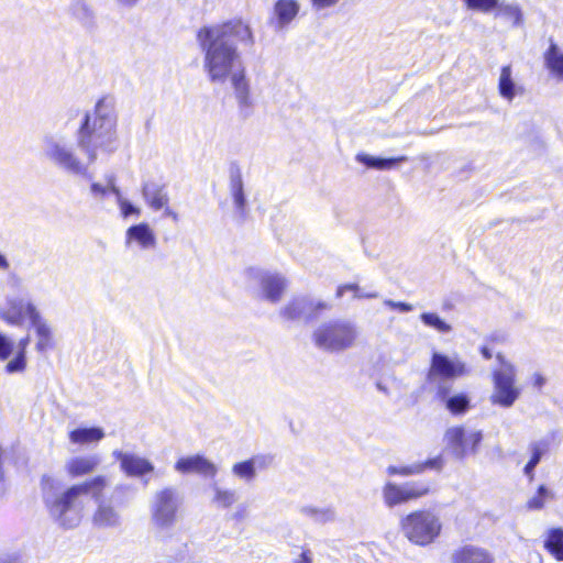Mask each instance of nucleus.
I'll use <instances>...</instances> for the list:
<instances>
[{
    "instance_id": "obj_1",
    "label": "nucleus",
    "mask_w": 563,
    "mask_h": 563,
    "mask_svg": "<svg viewBox=\"0 0 563 563\" xmlns=\"http://www.w3.org/2000/svg\"><path fill=\"white\" fill-rule=\"evenodd\" d=\"M76 148L62 135L43 139L45 157L63 172L86 176L89 166L99 157H108L118 150L117 114L111 99L101 98L93 111L86 112L76 133Z\"/></svg>"
},
{
    "instance_id": "obj_2",
    "label": "nucleus",
    "mask_w": 563,
    "mask_h": 563,
    "mask_svg": "<svg viewBox=\"0 0 563 563\" xmlns=\"http://www.w3.org/2000/svg\"><path fill=\"white\" fill-rule=\"evenodd\" d=\"M197 40L205 53L203 67L211 82L231 80L239 115L247 120L254 113V100L245 68L238 52V44H253L249 25L241 20L203 26L197 33Z\"/></svg>"
},
{
    "instance_id": "obj_3",
    "label": "nucleus",
    "mask_w": 563,
    "mask_h": 563,
    "mask_svg": "<svg viewBox=\"0 0 563 563\" xmlns=\"http://www.w3.org/2000/svg\"><path fill=\"white\" fill-rule=\"evenodd\" d=\"M106 486L107 478L101 475L67 488L52 476L44 475L41 478L44 507L54 523L65 530L80 525L85 510L84 497L91 495L98 501Z\"/></svg>"
},
{
    "instance_id": "obj_4",
    "label": "nucleus",
    "mask_w": 563,
    "mask_h": 563,
    "mask_svg": "<svg viewBox=\"0 0 563 563\" xmlns=\"http://www.w3.org/2000/svg\"><path fill=\"white\" fill-rule=\"evenodd\" d=\"M360 331L349 319H330L321 322L312 332V342L321 351L341 353L352 349Z\"/></svg>"
},
{
    "instance_id": "obj_5",
    "label": "nucleus",
    "mask_w": 563,
    "mask_h": 563,
    "mask_svg": "<svg viewBox=\"0 0 563 563\" xmlns=\"http://www.w3.org/2000/svg\"><path fill=\"white\" fill-rule=\"evenodd\" d=\"M402 534L413 544L428 547L441 534L442 522L431 509L415 510L400 520Z\"/></svg>"
},
{
    "instance_id": "obj_6",
    "label": "nucleus",
    "mask_w": 563,
    "mask_h": 563,
    "mask_svg": "<svg viewBox=\"0 0 563 563\" xmlns=\"http://www.w3.org/2000/svg\"><path fill=\"white\" fill-rule=\"evenodd\" d=\"M496 358L500 368L493 372V393L489 400L493 405L510 408L521 395V389L516 385L517 371L503 354L498 353Z\"/></svg>"
},
{
    "instance_id": "obj_7",
    "label": "nucleus",
    "mask_w": 563,
    "mask_h": 563,
    "mask_svg": "<svg viewBox=\"0 0 563 563\" xmlns=\"http://www.w3.org/2000/svg\"><path fill=\"white\" fill-rule=\"evenodd\" d=\"M183 499L174 487H165L157 490L150 504L151 521L153 526L166 531L172 529L177 520Z\"/></svg>"
},
{
    "instance_id": "obj_8",
    "label": "nucleus",
    "mask_w": 563,
    "mask_h": 563,
    "mask_svg": "<svg viewBox=\"0 0 563 563\" xmlns=\"http://www.w3.org/2000/svg\"><path fill=\"white\" fill-rule=\"evenodd\" d=\"M429 490V485L423 482H407L401 485L387 482L382 488V497L385 506L391 509L398 505L423 497Z\"/></svg>"
},
{
    "instance_id": "obj_9",
    "label": "nucleus",
    "mask_w": 563,
    "mask_h": 563,
    "mask_svg": "<svg viewBox=\"0 0 563 563\" xmlns=\"http://www.w3.org/2000/svg\"><path fill=\"white\" fill-rule=\"evenodd\" d=\"M331 306L321 300L307 296L294 297L280 310V316L287 321H309L317 318L320 311L329 310Z\"/></svg>"
},
{
    "instance_id": "obj_10",
    "label": "nucleus",
    "mask_w": 563,
    "mask_h": 563,
    "mask_svg": "<svg viewBox=\"0 0 563 563\" xmlns=\"http://www.w3.org/2000/svg\"><path fill=\"white\" fill-rule=\"evenodd\" d=\"M448 446L457 460H463L468 453L475 454L483 440L482 431L466 433L463 427L449 428L444 434Z\"/></svg>"
},
{
    "instance_id": "obj_11",
    "label": "nucleus",
    "mask_w": 563,
    "mask_h": 563,
    "mask_svg": "<svg viewBox=\"0 0 563 563\" xmlns=\"http://www.w3.org/2000/svg\"><path fill=\"white\" fill-rule=\"evenodd\" d=\"M38 313L32 301L21 297L8 298L5 305L0 307V319L11 325H21L26 316L31 322Z\"/></svg>"
},
{
    "instance_id": "obj_12",
    "label": "nucleus",
    "mask_w": 563,
    "mask_h": 563,
    "mask_svg": "<svg viewBox=\"0 0 563 563\" xmlns=\"http://www.w3.org/2000/svg\"><path fill=\"white\" fill-rule=\"evenodd\" d=\"M466 373L465 364L459 360L434 352L431 357V365L428 373V380L433 383L437 377L455 378Z\"/></svg>"
},
{
    "instance_id": "obj_13",
    "label": "nucleus",
    "mask_w": 563,
    "mask_h": 563,
    "mask_svg": "<svg viewBox=\"0 0 563 563\" xmlns=\"http://www.w3.org/2000/svg\"><path fill=\"white\" fill-rule=\"evenodd\" d=\"M452 385L445 380L437 383L435 398L453 416H463L471 408V398L466 393L451 394Z\"/></svg>"
},
{
    "instance_id": "obj_14",
    "label": "nucleus",
    "mask_w": 563,
    "mask_h": 563,
    "mask_svg": "<svg viewBox=\"0 0 563 563\" xmlns=\"http://www.w3.org/2000/svg\"><path fill=\"white\" fill-rule=\"evenodd\" d=\"M467 8L489 12L498 9V14L505 19L511 20L514 26H520L523 23V14L520 7L516 3H499V0H463Z\"/></svg>"
},
{
    "instance_id": "obj_15",
    "label": "nucleus",
    "mask_w": 563,
    "mask_h": 563,
    "mask_svg": "<svg viewBox=\"0 0 563 563\" xmlns=\"http://www.w3.org/2000/svg\"><path fill=\"white\" fill-rule=\"evenodd\" d=\"M229 192L238 217L245 220L247 216V200L244 190L242 169L239 164L232 163L229 167Z\"/></svg>"
},
{
    "instance_id": "obj_16",
    "label": "nucleus",
    "mask_w": 563,
    "mask_h": 563,
    "mask_svg": "<svg viewBox=\"0 0 563 563\" xmlns=\"http://www.w3.org/2000/svg\"><path fill=\"white\" fill-rule=\"evenodd\" d=\"M113 456L120 462L121 470L128 476L142 477L154 471V465L150 460L134 453L115 450Z\"/></svg>"
},
{
    "instance_id": "obj_17",
    "label": "nucleus",
    "mask_w": 563,
    "mask_h": 563,
    "mask_svg": "<svg viewBox=\"0 0 563 563\" xmlns=\"http://www.w3.org/2000/svg\"><path fill=\"white\" fill-rule=\"evenodd\" d=\"M175 470L183 474L197 473L210 478L218 473V466L199 454L179 459L175 464Z\"/></svg>"
},
{
    "instance_id": "obj_18",
    "label": "nucleus",
    "mask_w": 563,
    "mask_h": 563,
    "mask_svg": "<svg viewBox=\"0 0 563 563\" xmlns=\"http://www.w3.org/2000/svg\"><path fill=\"white\" fill-rule=\"evenodd\" d=\"M142 197L145 203L154 211L162 210L169 203L167 185L154 179L143 181Z\"/></svg>"
},
{
    "instance_id": "obj_19",
    "label": "nucleus",
    "mask_w": 563,
    "mask_h": 563,
    "mask_svg": "<svg viewBox=\"0 0 563 563\" xmlns=\"http://www.w3.org/2000/svg\"><path fill=\"white\" fill-rule=\"evenodd\" d=\"M258 280L263 297L272 303H276L280 300L288 286L287 279L277 273H258Z\"/></svg>"
},
{
    "instance_id": "obj_20",
    "label": "nucleus",
    "mask_w": 563,
    "mask_h": 563,
    "mask_svg": "<svg viewBox=\"0 0 563 563\" xmlns=\"http://www.w3.org/2000/svg\"><path fill=\"white\" fill-rule=\"evenodd\" d=\"M67 15L88 32L97 25L96 13L87 0H71L67 7Z\"/></svg>"
},
{
    "instance_id": "obj_21",
    "label": "nucleus",
    "mask_w": 563,
    "mask_h": 563,
    "mask_svg": "<svg viewBox=\"0 0 563 563\" xmlns=\"http://www.w3.org/2000/svg\"><path fill=\"white\" fill-rule=\"evenodd\" d=\"M451 563H494V556L484 548L465 544L452 552Z\"/></svg>"
},
{
    "instance_id": "obj_22",
    "label": "nucleus",
    "mask_w": 563,
    "mask_h": 563,
    "mask_svg": "<svg viewBox=\"0 0 563 563\" xmlns=\"http://www.w3.org/2000/svg\"><path fill=\"white\" fill-rule=\"evenodd\" d=\"M136 242L141 249L148 250L156 246V236L150 225L145 222L131 225L125 233V244Z\"/></svg>"
},
{
    "instance_id": "obj_23",
    "label": "nucleus",
    "mask_w": 563,
    "mask_h": 563,
    "mask_svg": "<svg viewBox=\"0 0 563 563\" xmlns=\"http://www.w3.org/2000/svg\"><path fill=\"white\" fill-rule=\"evenodd\" d=\"M92 523L99 529H115L121 526V516L111 504L101 501L92 516Z\"/></svg>"
},
{
    "instance_id": "obj_24",
    "label": "nucleus",
    "mask_w": 563,
    "mask_h": 563,
    "mask_svg": "<svg viewBox=\"0 0 563 563\" xmlns=\"http://www.w3.org/2000/svg\"><path fill=\"white\" fill-rule=\"evenodd\" d=\"M100 462L101 459L97 454L76 456L66 463L65 468L71 477H79L92 473Z\"/></svg>"
},
{
    "instance_id": "obj_25",
    "label": "nucleus",
    "mask_w": 563,
    "mask_h": 563,
    "mask_svg": "<svg viewBox=\"0 0 563 563\" xmlns=\"http://www.w3.org/2000/svg\"><path fill=\"white\" fill-rule=\"evenodd\" d=\"M298 12L299 3L296 0H278L274 5L275 27L284 29L296 18Z\"/></svg>"
},
{
    "instance_id": "obj_26",
    "label": "nucleus",
    "mask_w": 563,
    "mask_h": 563,
    "mask_svg": "<svg viewBox=\"0 0 563 563\" xmlns=\"http://www.w3.org/2000/svg\"><path fill=\"white\" fill-rule=\"evenodd\" d=\"M31 325L34 328L37 341L35 343V350L44 354L53 347V333L48 323L41 317L35 314L31 321Z\"/></svg>"
},
{
    "instance_id": "obj_27",
    "label": "nucleus",
    "mask_w": 563,
    "mask_h": 563,
    "mask_svg": "<svg viewBox=\"0 0 563 563\" xmlns=\"http://www.w3.org/2000/svg\"><path fill=\"white\" fill-rule=\"evenodd\" d=\"M442 467L441 457L430 459L426 462H418L411 465L406 466H395L390 465L387 467L386 472L388 475H399V476H411L423 473L427 468H435L440 470Z\"/></svg>"
},
{
    "instance_id": "obj_28",
    "label": "nucleus",
    "mask_w": 563,
    "mask_h": 563,
    "mask_svg": "<svg viewBox=\"0 0 563 563\" xmlns=\"http://www.w3.org/2000/svg\"><path fill=\"white\" fill-rule=\"evenodd\" d=\"M549 42L543 55L544 65L559 80H563V52L552 38Z\"/></svg>"
},
{
    "instance_id": "obj_29",
    "label": "nucleus",
    "mask_w": 563,
    "mask_h": 563,
    "mask_svg": "<svg viewBox=\"0 0 563 563\" xmlns=\"http://www.w3.org/2000/svg\"><path fill=\"white\" fill-rule=\"evenodd\" d=\"M213 493L211 504L220 509H228L232 507L239 499L236 490L231 488L221 487L217 482L210 485Z\"/></svg>"
},
{
    "instance_id": "obj_30",
    "label": "nucleus",
    "mask_w": 563,
    "mask_h": 563,
    "mask_svg": "<svg viewBox=\"0 0 563 563\" xmlns=\"http://www.w3.org/2000/svg\"><path fill=\"white\" fill-rule=\"evenodd\" d=\"M356 161L363 165H365L367 168L384 170V169H391L394 168L398 163L406 162V156H399V157H390V158H384V157H377L372 156L365 153H360L356 155Z\"/></svg>"
},
{
    "instance_id": "obj_31",
    "label": "nucleus",
    "mask_w": 563,
    "mask_h": 563,
    "mask_svg": "<svg viewBox=\"0 0 563 563\" xmlns=\"http://www.w3.org/2000/svg\"><path fill=\"white\" fill-rule=\"evenodd\" d=\"M498 90L500 96L508 101H511L517 93V85L512 79V69L510 65L504 66L500 70Z\"/></svg>"
},
{
    "instance_id": "obj_32",
    "label": "nucleus",
    "mask_w": 563,
    "mask_h": 563,
    "mask_svg": "<svg viewBox=\"0 0 563 563\" xmlns=\"http://www.w3.org/2000/svg\"><path fill=\"white\" fill-rule=\"evenodd\" d=\"M545 550L558 561H563V529L552 528L544 540Z\"/></svg>"
},
{
    "instance_id": "obj_33",
    "label": "nucleus",
    "mask_w": 563,
    "mask_h": 563,
    "mask_svg": "<svg viewBox=\"0 0 563 563\" xmlns=\"http://www.w3.org/2000/svg\"><path fill=\"white\" fill-rule=\"evenodd\" d=\"M104 437V432L101 428H78L69 433V439L73 443H90L98 442Z\"/></svg>"
},
{
    "instance_id": "obj_34",
    "label": "nucleus",
    "mask_w": 563,
    "mask_h": 563,
    "mask_svg": "<svg viewBox=\"0 0 563 563\" xmlns=\"http://www.w3.org/2000/svg\"><path fill=\"white\" fill-rule=\"evenodd\" d=\"M300 514L317 523L332 522L336 519V512L331 507L317 508L313 506H303L300 508Z\"/></svg>"
},
{
    "instance_id": "obj_35",
    "label": "nucleus",
    "mask_w": 563,
    "mask_h": 563,
    "mask_svg": "<svg viewBox=\"0 0 563 563\" xmlns=\"http://www.w3.org/2000/svg\"><path fill=\"white\" fill-rule=\"evenodd\" d=\"M420 319L424 325L433 328L440 333H449L452 330V327L435 312H423Z\"/></svg>"
},
{
    "instance_id": "obj_36",
    "label": "nucleus",
    "mask_w": 563,
    "mask_h": 563,
    "mask_svg": "<svg viewBox=\"0 0 563 563\" xmlns=\"http://www.w3.org/2000/svg\"><path fill=\"white\" fill-rule=\"evenodd\" d=\"M232 474L245 483H252L256 478V473L249 460L233 464Z\"/></svg>"
},
{
    "instance_id": "obj_37",
    "label": "nucleus",
    "mask_w": 563,
    "mask_h": 563,
    "mask_svg": "<svg viewBox=\"0 0 563 563\" xmlns=\"http://www.w3.org/2000/svg\"><path fill=\"white\" fill-rule=\"evenodd\" d=\"M531 457L529 461L536 463L537 465L540 463L542 456L548 453L550 449V439L543 438L537 441H532L528 446Z\"/></svg>"
},
{
    "instance_id": "obj_38",
    "label": "nucleus",
    "mask_w": 563,
    "mask_h": 563,
    "mask_svg": "<svg viewBox=\"0 0 563 563\" xmlns=\"http://www.w3.org/2000/svg\"><path fill=\"white\" fill-rule=\"evenodd\" d=\"M249 461L256 473L257 471H265L269 468L274 462V456L271 454H257L253 455Z\"/></svg>"
},
{
    "instance_id": "obj_39",
    "label": "nucleus",
    "mask_w": 563,
    "mask_h": 563,
    "mask_svg": "<svg viewBox=\"0 0 563 563\" xmlns=\"http://www.w3.org/2000/svg\"><path fill=\"white\" fill-rule=\"evenodd\" d=\"M26 368V356L22 353H16L15 356L5 365V373L15 374L22 373Z\"/></svg>"
},
{
    "instance_id": "obj_40",
    "label": "nucleus",
    "mask_w": 563,
    "mask_h": 563,
    "mask_svg": "<svg viewBox=\"0 0 563 563\" xmlns=\"http://www.w3.org/2000/svg\"><path fill=\"white\" fill-rule=\"evenodd\" d=\"M550 496V490L544 486H539L537 494L529 499L528 507L530 509H541L544 506L545 499Z\"/></svg>"
},
{
    "instance_id": "obj_41",
    "label": "nucleus",
    "mask_w": 563,
    "mask_h": 563,
    "mask_svg": "<svg viewBox=\"0 0 563 563\" xmlns=\"http://www.w3.org/2000/svg\"><path fill=\"white\" fill-rule=\"evenodd\" d=\"M90 195L97 201H102L109 195V176H107V184L92 183L90 185Z\"/></svg>"
},
{
    "instance_id": "obj_42",
    "label": "nucleus",
    "mask_w": 563,
    "mask_h": 563,
    "mask_svg": "<svg viewBox=\"0 0 563 563\" xmlns=\"http://www.w3.org/2000/svg\"><path fill=\"white\" fill-rule=\"evenodd\" d=\"M13 352V343L11 340L0 332V360L5 361Z\"/></svg>"
},
{
    "instance_id": "obj_43",
    "label": "nucleus",
    "mask_w": 563,
    "mask_h": 563,
    "mask_svg": "<svg viewBox=\"0 0 563 563\" xmlns=\"http://www.w3.org/2000/svg\"><path fill=\"white\" fill-rule=\"evenodd\" d=\"M121 216L128 219L131 216L139 217L141 214L140 208L132 205L129 200H123L119 203Z\"/></svg>"
},
{
    "instance_id": "obj_44",
    "label": "nucleus",
    "mask_w": 563,
    "mask_h": 563,
    "mask_svg": "<svg viewBox=\"0 0 563 563\" xmlns=\"http://www.w3.org/2000/svg\"><path fill=\"white\" fill-rule=\"evenodd\" d=\"M384 305L390 309L398 310L404 313L413 310L412 305L402 301H394L391 299H385Z\"/></svg>"
},
{
    "instance_id": "obj_45",
    "label": "nucleus",
    "mask_w": 563,
    "mask_h": 563,
    "mask_svg": "<svg viewBox=\"0 0 563 563\" xmlns=\"http://www.w3.org/2000/svg\"><path fill=\"white\" fill-rule=\"evenodd\" d=\"M109 194H112L114 195L115 197V200L118 202V205L125 200L123 197H122V194H121V190L120 188L117 186L115 184V176L114 175H110L109 176Z\"/></svg>"
},
{
    "instance_id": "obj_46",
    "label": "nucleus",
    "mask_w": 563,
    "mask_h": 563,
    "mask_svg": "<svg viewBox=\"0 0 563 563\" xmlns=\"http://www.w3.org/2000/svg\"><path fill=\"white\" fill-rule=\"evenodd\" d=\"M360 287L357 284H345L341 285L336 289V297L342 298L346 291H352L353 296L357 294Z\"/></svg>"
},
{
    "instance_id": "obj_47",
    "label": "nucleus",
    "mask_w": 563,
    "mask_h": 563,
    "mask_svg": "<svg viewBox=\"0 0 563 563\" xmlns=\"http://www.w3.org/2000/svg\"><path fill=\"white\" fill-rule=\"evenodd\" d=\"M291 563H313V554L311 550L303 549L297 559H295Z\"/></svg>"
},
{
    "instance_id": "obj_48",
    "label": "nucleus",
    "mask_w": 563,
    "mask_h": 563,
    "mask_svg": "<svg viewBox=\"0 0 563 563\" xmlns=\"http://www.w3.org/2000/svg\"><path fill=\"white\" fill-rule=\"evenodd\" d=\"M249 517V510L245 505H240L232 515V519L235 521H243Z\"/></svg>"
},
{
    "instance_id": "obj_49",
    "label": "nucleus",
    "mask_w": 563,
    "mask_h": 563,
    "mask_svg": "<svg viewBox=\"0 0 563 563\" xmlns=\"http://www.w3.org/2000/svg\"><path fill=\"white\" fill-rule=\"evenodd\" d=\"M317 10L325 9L338 3L339 0H311Z\"/></svg>"
},
{
    "instance_id": "obj_50",
    "label": "nucleus",
    "mask_w": 563,
    "mask_h": 563,
    "mask_svg": "<svg viewBox=\"0 0 563 563\" xmlns=\"http://www.w3.org/2000/svg\"><path fill=\"white\" fill-rule=\"evenodd\" d=\"M30 341H31L30 335H26V336L22 338L18 342L16 353H22V355L26 356V350H27V346L30 344Z\"/></svg>"
},
{
    "instance_id": "obj_51",
    "label": "nucleus",
    "mask_w": 563,
    "mask_h": 563,
    "mask_svg": "<svg viewBox=\"0 0 563 563\" xmlns=\"http://www.w3.org/2000/svg\"><path fill=\"white\" fill-rule=\"evenodd\" d=\"M0 563H22V560L18 554H4L0 558Z\"/></svg>"
},
{
    "instance_id": "obj_52",
    "label": "nucleus",
    "mask_w": 563,
    "mask_h": 563,
    "mask_svg": "<svg viewBox=\"0 0 563 563\" xmlns=\"http://www.w3.org/2000/svg\"><path fill=\"white\" fill-rule=\"evenodd\" d=\"M547 383V379L540 373H536L532 377V384L537 389H541Z\"/></svg>"
},
{
    "instance_id": "obj_53",
    "label": "nucleus",
    "mask_w": 563,
    "mask_h": 563,
    "mask_svg": "<svg viewBox=\"0 0 563 563\" xmlns=\"http://www.w3.org/2000/svg\"><path fill=\"white\" fill-rule=\"evenodd\" d=\"M538 465L536 463H532L531 461H528L526 466L523 467V473L527 477H529L530 481L534 477V470Z\"/></svg>"
},
{
    "instance_id": "obj_54",
    "label": "nucleus",
    "mask_w": 563,
    "mask_h": 563,
    "mask_svg": "<svg viewBox=\"0 0 563 563\" xmlns=\"http://www.w3.org/2000/svg\"><path fill=\"white\" fill-rule=\"evenodd\" d=\"M377 297H378V294L376 291H364L361 288L357 291V294L354 295V298H356V299H362V298L371 299V298H377Z\"/></svg>"
},
{
    "instance_id": "obj_55",
    "label": "nucleus",
    "mask_w": 563,
    "mask_h": 563,
    "mask_svg": "<svg viewBox=\"0 0 563 563\" xmlns=\"http://www.w3.org/2000/svg\"><path fill=\"white\" fill-rule=\"evenodd\" d=\"M10 268V263L4 254L0 252V271L7 272Z\"/></svg>"
},
{
    "instance_id": "obj_56",
    "label": "nucleus",
    "mask_w": 563,
    "mask_h": 563,
    "mask_svg": "<svg viewBox=\"0 0 563 563\" xmlns=\"http://www.w3.org/2000/svg\"><path fill=\"white\" fill-rule=\"evenodd\" d=\"M164 209V216L165 217H168V218H172L174 221H178V214L168 207V205L166 207L163 208Z\"/></svg>"
},
{
    "instance_id": "obj_57",
    "label": "nucleus",
    "mask_w": 563,
    "mask_h": 563,
    "mask_svg": "<svg viewBox=\"0 0 563 563\" xmlns=\"http://www.w3.org/2000/svg\"><path fill=\"white\" fill-rule=\"evenodd\" d=\"M481 353L484 356V358H486V360H490L492 356H493L492 351L488 347H486V346H483L481 349Z\"/></svg>"
},
{
    "instance_id": "obj_58",
    "label": "nucleus",
    "mask_w": 563,
    "mask_h": 563,
    "mask_svg": "<svg viewBox=\"0 0 563 563\" xmlns=\"http://www.w3.org/2000/svg\"><path fill=\"white\" fill-rule=\"evenodd\" d=\"M120 3L124 4V5H128V7H132L139 0H118Z\"/></svg>"
},
{
    "instance_id": "obj_59",
    "label": "nucleus",
    "mask_w": 563,
    "mask_h": 563,
    "mask_svg": "<svg viewBox=\"0 0 563 563\" xmlns=\"http://www.w3.org/2000/svg\"><path fill=\"white\" fill-rule=\"evenodd\" d=\"M168 540H170V537L169 538H164L163 542L167 543Z\"/></svg>"
}]
</instances>
